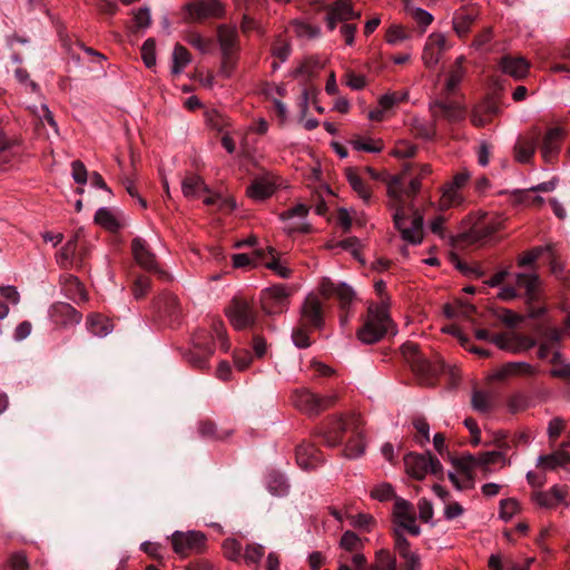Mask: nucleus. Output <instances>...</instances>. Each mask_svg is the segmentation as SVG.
I'll return each instance as SVG.
<instances>
[{
	"label": "nucleus",
	"mask_w": 570,
	"mask_h": 570,
	"mask_svg": "<svg viewBox=\"0 0 570 570\" xmlns=\"http://www.w3.org/2000/svg\"><path fill=\"white\" fill-rule=\"evenodd\" d=\"M289 289L285 285H274L261 294L262 308L266 314H278L288 306Z\"/></svg>",
	"instance_id": "7"
},
{
	"label": "nucleus",
	"mask_w": 570,
	"mask_h": 570,
	"mask_svg": "<svg viewBox=\"0 0 570 570\" xmlns=\"http://www.w3.org/2000/svg\"><path fill=\"white\" fill-rule=\"evenodd\" d=\"M371 497L379 501H387L394 497V489L390 483H381L372 489Z\"/></svg>",
	"instance_id": "53"
},
{
	"label": "nucleus",
	"mask_w": 570,
	"mask_h": 570,
	"mask_svg": "<svg viewBox=\"0 0 570 570\" xmlns=\"http://www.w3.org/2000/svg\"><path fill=\"white\" fill-rule=\"evenodd\" d=\"M411 134L419 139L431 140L436 135V120L426 121L419 117H413L410 122Z\"/></svg>",
	"instance_id": "30"
},
{
	"label": "nucleus",
	"mask_w": 570,
	"mask_h": 570,
	"mask_svg": "<svg viewBox=\"0 0 570 570\" xmlns=\"http://www.w3.org/2000/svg\"><path fill=\"white\" fill-rule=\"evenodd\" d=\"M32 114L37 116L41 124L47 122L52 127L56 134H58V125L53 118L52 112L46 104H41L40 106L30 107Z\"/></svg>",
	"instance_id": "43"
},
{
	"label": "nucleus",
	"mask_w": 570,
	"mask_h": 570,
	"mask_svg": "<svg viewBox=\"0 0 570 570\" xmlns=\"http://www.w3.org/2000/svg\"><path fill=\"white\" fill-rule=\"evenodd\" d=\"M413 425L417 433H420L421 438L417 439L420 445H425L430 441V426L424 417H415L413 420Z\"/></svg>",
	"instance_id": "56"
},
{
	"label": "nucleus",
	"mask_w": 570,
	"mask_h": 570,
	"mask_svg": "<svg viewBox=\"0 0 570 570\" xmlns=\"http://www.w3.org/2000/svg\"><path fill=\"white\" fill-rule=\"evenodd\" d=\"M446 96L444 99H438L430 104L429 109L432 118L445 119L449 122H459L464 120L466 110L465 107L458 101H448Z\"/></svg>",
	"instance_id": "9"
},
{
	"label": "nucleus",
	"mask_w": 570,
	"mask_h": 570,
	"mask_svg": "<svg viewBox=\"0 0 570 570\" xmlns=\"http://www.w3.org/2000/svg\"><path fill=\"white\" fill-rule=\"evenodd\" d=\"M421 189V179H411L409 186L402 187L401 178H393L387 186L390 206L394 209L393 219L402 238L411 244H420L423 239V216L413 210L411 200Z\"/></svg>",
	"instance_id": "1"
},
{
	"label": "nucleus",
	"mask_w": 570,
	"mask_h": 570,
	"mask_svg": "<svg viewBox=\"0 0 570 570\" xmlns=\"http://www.w3.org/2000/svg\"><path fill=\"white\" fill-rule=\"evenodd\" d=\"M269 255L272 256L271 261L265 263V266L268 269H272L276 275L282 278H288L292 274L291 269L286 267L278 258L275 257V249L272 247H267Z\"/></svg>",
	"instance_id": "42"
},
{
	"label": "nucleus",
	"mask_w": 570,
	"mask_h": 570,
	"mask_svg": "<svg viewBox=\"0 0 570 570\" xmlns=\"http://www.w3.org/2000/svg\"><path fill=\"white\" fill-rule=\"evenodd\" d=\"M530 63L523 57L504 56L500 60V69L503 73L520 80L527 77Z\"/></svg>",
	"instance_id": "22"
},
{
	"label": "nucleus",
	"mask_w": 570,
	"mask_h": 570,
	"mask_svg": "<svg viewBox=\"0 0 570 570\" xmlns=\"http://www.w3.org/2000/svg\"><path fill=\"white\" fill-rule=\"evenodd\" d=\"M449 48L445 35L441 32L431 33L425 42L422 52V61L426 68H434Z\"/></svg>",
	"instance_id": "13"
},
{
	"label": "nucleus",
	"mask_w": 570,
	"mask_h": 570,
	"mask_svg": "<svg viewBox=\"0 0 570 570\" xmlns=\"http://www.w3.org/2000/svg\"><path fill=\"white\" fill-rule=\"evenodd\" d=\"M452 464L468 482H473V470L478 468L476 456L463 454L452 459Z\"/></svg>",
	"instance_id": "35"
},
{
	"label": "nucleus",
	"mask_w": 570,
	"mask_h": 570,
	"mask_svg": "<svg viewBox=\"0 0 570 570\" xmlns=\"http://www.w3.org/2000/svg\"><path fill=\"white\" fill-rule=\"evenodd\" d=\"M285 92V89L284 87H274L272 89H269L267 91V96L273 100V104H274V107L276 109V112L278 115V117L282 119V120H285L286 117H287V108L285 106L284 102H282L277 97V96H283Z\"/></svg>",
	"instance_id": "46"
},
{
	"label": "nucleus",
	"mask_w": 570,
	"mask_h": 570,
	"mask_svg": "<svg viewBox=\"0 0 570 570\" xmlns=\"http://www.w3.org/2000/svg\"><path fill=\"white\" fill-rule=\"evenodd\" d=\"M88 330L98 337H105L112 331L111 322L99 314H94L88 317Z\"/></svg>",
	"instance_id": "36"
},
{
	"label": "nucleus",
	"mask_w": 570,
	"mask_h": 570,
	"mask_svg": "<svg viewBox=\"0 0 570 570\" xmlns=\"http://www.w3.org/2000/svg\"><path fill=\"white\" fill-rule=\"evenodd\" d=\"M264 556V547L261 544H248L244 552V559L247 563L257 564Z\"/></svg>",
	"instance_id": "57"
},
{
	"label": "nucleus",
	"mask_w": 570,
	"mask_h": 570,
	"mask_svg": "<svg viewBox=\"0 0 570 570\" xmlns=\"http://www.w3.org/2000/svg\"><path fill=\"white\" fill-rule=\"evenodd\" d=\"M500 225L501 223L498 219L484 215L466 233L462 234V238L468 243L481 242L499 230Z\"/></svg>",
	"instance_id": "15"
},
{
	"label": "nucleus",
	"mask_w": 570,
	"mask_h": 570,
	"mask_svg": "<svg viewBox=\"0 0 570 570\" xmlns=\"http://www.w3.org/2000/svg\"><path fill=\"white\" fill-rule=\"evenodd\" d=\"M570 461L568 453L563 451H557L549 455H541L538 458L537 465L546 470H554L558 466H562Z\"/></svg>",
	"instance_id": "37"
},
{
	"label": "nucleus",
	"mask_w": 570,
	"mask_h": 570,
	"mask_svg": "<svg viewBox=\"0 0 570 570\" xmlns=\"http://www.w3.org/2000/svg\"><path fill=\"white\" fill-rule=\"evenodd\" d=\"M476 456L478 468H482L487 471V468L491 464L504 460V453L502 451H490L480 453Z\"/></svg>",
	"instance_id": "48"
},
{
	"label": "nucleus",
	"mask_w": 570,
	"mask_h": 570,
	"mask_svg": "<svg viewBox=\"0 0 570 570\" xmlns=\"http://www.w3.org/2000/svg\"><path fill=\"white\" fill-rule=\"evenodd\" d=\"M392 328V321L383 305H371L366 320L358 330V342L374 344Z\"/></svg>",
	"instance_id": "2"
},
{
	"label": "nucleus",
	"mask_w": 570,
	"mask_h": 570,
	"mask_svg": "<svg viewBox=\"0 0 570 570\" xmlns=\"http://www.w3.org/2000/svg\"><path fill=\"white\" fill-rule=\"evenodd\" d=\"M461 203V196L453 185L449 184L444 187L441 199H440V209H448L454 205Z\"/></svg>",
	"instance_id": "41"
},
{
	"label": "nucleus",
	"mask_w": 570,
	"mask_h": 570,
	"mask_svg": "<svg viewBox=\"0 0 570 570\" xmlns=\"http://www.w3.org/2000/svg\"><path fill=\"white\" fill-rule=\"evenodd\" d=\"M293 31L301 38H313L318 35V29L301 20L292 23Z\"/></svg>",
	"instance_id": "52"
},
{
	"label": "nucleus",
	"mask_w": 570,
	"mask_h": 570,
	"mask_svg": "<svg viewBox=\"0 0 570 570\" xmlns=\"http://www.w3.org/2000/svg\"><path fill=\"white\" fill-rule=\"evenodd\" d=\"M190 62V55L188 50L180 46L176 45L173 51V66L171 72L174 75H179L183 72L184 68Z\"/></svg>",
	"instance_id": "38"
},
{
	"label": "nucleus",
	"mask_w": 570,
	"mask_h": 570,
	"mask_svg": "<svg viewBox=\"0 0 570 570\" xmlns=\"http://www.w3.org/2000/svg\"><path fill=\"white\" fill-rule=\"evenodd\" d=\"M350 425L351 424L343 417H336L331 421L323 433L325 443L328 446H335L340 444Z\"/></svg>",
	"instance_id": "27"
},
{
	"label": "nucleus",
	"mask_w": 570,
	"mask_h": 570,
	"mask_svg": "<svg viewBox=\"0 0 570 570\" xmlns=\"http://www.w3.org/2000/svg\"><path fill=\"white\" fill-rule=\"evenodd\" d=\"M406 473L416 480H423L429 473L440 475L443 472L440 460L428 453H409L404 456Z\"/></svg>",
	"instance_id": "4"
},
{
	"label": "nucleus",
	"mask_w": 570,
	"mask_h": 570,
	"mask_svg": "<svg viewBox=\"0 0 570 570\" xmlns=\"http://www.w3.org/2000/svg\"><path fill=\"white\" fill-rule=\"evenodd\" d=\"M519 511V503L514 499H505L500 502V517L510 520Z\"/></svg>",
	"instance_id": "55"
},
{
	"label": "nucleus",
	"mask_w": 570,
	"mask_h": 570,
	"mask_svg": "<svg viewBox=\"0 0 570 570\" xmlns=\"http://www.w3.org/2000/svg\"><path fill=\"white\" fill-rule=\"evenodd\" d=\"M335 399V395H316L304 387L295 390L292 395L294 406L307 415L320 414L332 405Z\"/></svg>",
	"instance_id": "5"
},
{
	"label": "nucleus",
	"mask_w": 570,
	"mask_h": 570,
	"mask_svg": "<svg viewBox=\"0 0 570 570\" xmlns=\"http://www.w3.org/2000/svg\"><path fill=\"white\" fill-rule=\"evenodd\" d=\"M353 17L352 3L347 0H338L327 14V26L333 30L337 21H347Z\"/></svg>",
	"instance_id": "31"
},
{
	"label": "nucleus",
	"mask_w": 570,
	"mask_h": 570,
	"mask_svg": "<svg viewBox=\"0 0 570 570\" xmlns=\"http://www.w3.org/2000/svg\"><path fill=\"white\" fill-rule=\"evenodd\" d=\"M498 348L511 354H521L535 346L537 341L530 336L515 332H503L491 337Z\"/></svg>",
	"instance_id": "6"
},
{
	"label": "nucleus",
	"mask_w": 570,
	"mask_h": 570,
	"mask_svg": "<svg viewBox=\"0 0 570 570\" xmlns=\"http://www.w3.org/2000/svg\"><path fill=\"white\" fill-rule=\"evenodd\" d=\"M71 168L73 180L79 185H85L88 179V173L85 165L79 160H75L71 164Z\"/></svg>",
	"instance_id": "64"
},
{
	"label": "nucleus",
	"mask_w": 570,
	"mask_h": 570,
	"mask_svg": "<svg viewBox=\"0 0 570 570\" xmlns=\"http://www.w3.org/2000/svg\"><path fill=\"white\" fill-rule=\"evenodd\" d=\"M307 214L308 207L304 204H297L282 213L281 219L283 222L284 232L287 234L307 233L309 230V224L306 220Z\"/></svg>",
	"instance_id": "12"
},
{
	"label": "nucleus",
	"mask_w": 570,
	"mask_h": 570,
	"mask_svg": "<svg viewBox=\"0 0 570 570\" xmlns=\"http://www.w3.org/2000/svg\"><path fill=\"white\" fill-rule=\"evenodd\" d=\"M174 551L181 557L199 552L205 544V535L198 531H176L171 535Z\"/></svg>",
	"instance_id": "11"
},
{
	"label": "nucleus",
	"mask_w": 570,
	"mask_h": 570,
	"mask_svg": "<svg viewBox=\"0 0 570 570\" xmlns=\"http://www.w3.org/2000/svg\"><path fill=\"white\" fill-rule=\"evenodd\" d=\"M217 41L222 55H238L239 39L236 27L227 24L218 26Z\"/></svg>",
	"instance_id": "19"
},
{
	"label": "nucleus",
	"mask_w": 570,
	"mask_h": 570,
	"mask_svg": "<svg viewBox=\"0 0 570 570\" xmlns=\"http://www.w3.org/2000/svg\"><path fill=\"white\" fill-rule=\"evenodd\" d=\"M465 76V69H452L449 73L443 95H452Z\"/></svg>",
	"instance_id": "47"
},
{
	"label": "nucleus",
	"mask_w": 570,
	"mask_h": 570,
	"mask_svg": "<svg viewBox=\"0 0 570 570\" xmlns=\"http://www.w3.org/2000/svg\"><path fill=\"white\" fill-rule=\"evenodd\" d=\"M410 38V32L401 24L390 26L385 35V40L391 46H397Z\"/></svg>",
	"instance_id": "40"
},
{
	"label": "nucleus",
	"mask_w": 570,
	"mask_h": 570,
	"mask_svg": "<svg viewBox=\"0 0 570 570\" xmlns=\"http://www.w3.org/2000/svg\"><path fill=\"white\" fill-rule=\"evenodd\" d=\"M567 489L564 487L553 485L548 491H538L532 494V501L546 509H552L564 501Z\"/></svg>",
	"instance_id": "21"
},
{
	"label": "nucleus",
	"mask_w": 570,
	"mask_h": 570,
	"mask_svg": "<svg viewBox=\"0 0 570 570\" xmlns=\"http://www.w3.org/2000/svg\"><path fill=\"white\" fill-rule=\"evenodd\" d=\"M134 21L137 28L146 29L150 26L151 16L148 8H140L134 11Z\"/></svg>",
	"instance_id": "63"
},
{
	"label": "nucleus",
	"mask_w": 570,
	"mask_h": 570,
	"mask_svg": "<svg viewBox=\"0 0 570 570\" xmlns=\"http://www.w3.org/2000/svg\"><path fill=\"white\" fill-rule=\"evenodd\" d=\"M226 315L235 330H244L255 322V313L249 303L243 298H234L226 309Z\"/></svg>",
	"instance_id": "10"
},
{
	"label": "nucleus",
	"mask_w": 570,
	"mask_h": 570,
	"mask_svg": "<svg viewBox=\"0 0 570 570\" xmlns=\"http://www.w3.org/2000/svg\"><path fill=\"white\" fill-rule=\"evenodd\" d=\"M141 58L147 68L156 66V43L153 39H147L141 47Z\"/></svg>",
	"instance_id": "49"
},
{
	"label": "nucleus",
	"mask_w": 570,
	"mask_h": 570,
	"mask_svg": "<svg viewBox=\"0 0 570 570\" xmlns=\"http://www.w3.org/2000/svg\"><path fill=\"white\" fill-rule=\"evenodd\" d=\"M535 374V367L527 362H508L494 372L493 377L504 380L512 376H533Z\"/></svg>",
	"instance_id": "23"
},
{
	"label": "nucleus",
	"mask_w": 570,
	"mask_h": 570,
	"mask_svg": "<svg viewBox=\"0 0 570 570\" xmlns=\"http://www.w3.org/2000/svg\"><path fill=\"white\" fill-rule=\"evenodd\" d=\"M181 191L187 198H196L200 197L204 193H208V188L202 177L189 175L181 181Z\"/></svg>",
	"instance_id": "33"
},
{
	"label": "nucleus",
	"mask_w": 570,
	"mask_h": 570,
	"mask_svg": "<svg viewBox=\"0 0 570 570\" xmlns=\"http://www.w3.org/2000/svg\"><path fill=\"white\" fill-rule=\"evenodd\" d=\"M320 292L325 297L336 296L341 309L340 322L344 328L353 316L352 304L354 299V289L351 285L342 282L335 284L328 278H324L320 284Z\"/></svg>",
	"instance_id": "3"
},
{
	"label": "nucleus",
	"mask_w": 570,
	"mask_h": 570,
	"mask_svg": "<svg viewBox=\"0 0 570 570\" xmlns=\"http://www.w3.org/2000/svg\"><path fill=\"white\" fill-rule=\"evenodd\" d=\"M302 315L304 320L315 327L323 324V307L320 298L315 294H309L305 298L302 307Z\"/></svg>",
	"instance_id": "24"
},
{
	"label": "nucleus",
	"mask_w": 570,
	"mask_h": 570,
	"mask_svg": "<svg viewBox=\"0 0 570 570\" xmlns=\"http://www.w3.org/2000/svg\"><path fill=\"white\" fill-rule=\"evenodd\" d=\"M411 366L415 372L422 375H432L434 374L433 365L421 355L411 360Z\"/></svg>",
	"instance_id": "60"
},
{
	"label": "nucleus",
	"mask_w": 570,
	"mask_h": 570,
	"mask_svg": "<svg viewBox=\"0 0 570 570\" xmlns=\"http://www.w3.org/2000/svg\"><path fill=\"white\" fill-rule=\"evenodd\" d=\"M405 2V10L407 12V14L411 16V18L421 27H423L424 29L430 26L433 21V16L422 9V8H419V7H414L410 3L409 0H404Z\"/></svg>",
	"instance_id": "39"
},
{
	"label": "nucleus",
	"mask_w": 570,
	"mask_h": 570,
	"mask_svg": "<svg viewBox=\"0 0 570 570\" xmlns=\"http://www.w3.org/2000/svg\"><path fill=\"white\" fill-rule=\"evenodd\" d=\"M471 405L474 411L488 414L494 409V396L490 392L475 390L471 396Z\"/></svg>",
	"instance_id": "34"
},
{
	"label": "nucleus",
	"mask_w": 570,
	"mask_h": 570,
	"mask_svg": "<svg viewBox=\"0 0 570 570\" xmlns=\"http://www.w3.org/2000/svg\"><path fill=\"white\" fill-rule=\"evenodd\" d=\"M335 224L342 229V232H350L353 224V217L351 213L344 207L338 208L335 216Z\"/></svg>",
	"instance_id": "54"
},
{
	"label": "nucleus",
	"mask_w": 570,
	"mask_h": 570,
	"mask_svg": "<svg viewBox=\"0 0 570 570\" xmlns=\"http://www.w3.org/2000/svg\"><path fill=\"white\" fill-rule=\"evenodd\" d=\"M416 146L407 141H399L393 149V155L399 158H411L416 154Z\"/></svg>",
	"instance_id": "61"
},
{
	"label": "nucleus",
	"mask_w": 570,
	"mask_h": 570,
	"mask_svg": "<svg viewBox=\"0 0 570 570\" xmlns=\"http://www.w3.org/2000/svg\"><path fill=\"white\" fill-rule=\"evenodd\" d=\"M95 222L110 232H117L122 226L120 212L108 207H101L96 212Z\"/></svg>",
	"instance_id": "26"
},
{
	"label": "nucleus",
	"mask_w": 570,
	"mask_h": 570,
	"mask_svg": "<svg viewBox=\"0 0 570 570\" xmlns=\"http://www.w3.org/2000/svg\"><path fill=\"white\" fill-rule=\"evenodd\" d=\"M337 570H356V534L345 531L340 541Z\"/></svg>",
	"instance_id": "16"
},
{
	"label": "nucleus",
	"mask_w": 570,
	"mask_h": 570,
	"mask_svg": "<svg viewBox=\"0 0 570 570\" xmlns=\"http://www.w3.org/2000/svg\"><path fill=\"white\" fill-rule=\"evenodd\" d=\"M326 248L331 250H346L350 252L353 257L356 258V246L352 238L343 239L340 242H328Z\"/></svg>",
	"instance_id": "59"
},
{
	"label": "nucleus",
	"mask_w": 570,
	"mask_h": 570,
	"mask_svg": "<svg viewBox=\"0 0 570 570\" xmlns=\"http://www.w3.org/2000/svg\"><path fill=\"white\" fill-rule=\"evenodd\" d=\"M223 549L225 556L230 560H236L242 553V546L236 539H226Z\"/></svg>",
	"instance_id": "62"
},
{
	"label": "nucleus",
	"mask_w": 570,
	"mask_h": 570,
	"mask_svg": "<svg viewBox=\"0 0 570 570\" xmlns=\"http://www.w3.org/2000/svg\"><path fill=\"white\" fill-rule=\"evenodd\" d=\"M539 130L532 129L529 134L520 137L513 148L514 159L518 163H530L537 150Z\"/></svg>",
	"instance_id": "18"
},
{
	"label": "nucleus",
	"mask_w": 570,
	"mask_h": 570,
	"mask_svg": "<svg viewBox=\"0 0 570 570\" xmlns=\"http://www.w3.org/2000/svg\"><path fill=\"white\" fill-rule=\"evenodd\" d=\"M407 96H409L407 91L387 92L380 98L379 104L383 110H387V109L392 108L394 105L406 100Z\"/></svg>",
	"instance_id": "44"
},
{
	"label": "nucleus",
	"mask_w": 570,
	"mask_h": 570,
	"mask_svg": "<svg viewBox=\"0 0 570 570\" xmlns=\"http://www.w3.org/2000/svg\"><path fill=\"white\" fill-rule=\"evenodd\" d=\"M383 141L380 139H372L358 136V151L377 154L383 150Z\"/></svg>",
	"instance_id": "50"
},
{
	"label": "nucleus",
	"mask_w": 570,
	"mask_h": 570,
	"mask_svg": "<svg viewBox=\"0 0 570 570\" xmlns=\"http://www.w3.org/2000/svg\"><path fill=\"white\" fill-rule=\"evenodd\" d=\"M566 137L562 127L550 128L542 138L541 155L544 161H553L560 153L561 144Z\"/></svg>",
	"instance_id": "17"
},
{
	"label": "nucleus",
	"mask_w": 570,
	"mask_h": 570,
	"mask_svg": "<svg viewBox=\"0 0 570 570\" xmlns=\"http://www.w3.org/2000/svg\"><path fill=\"white\" fill-rule=\"evenodd\" d=\"M515 283L519 287L525 289L527 304H531L538 298L539 276L537 274L518 273Z\"/></svg>",
	"instance_id": "32"
},
{
	"label": "nucleus",
	"mask_w": 570,
	"mask_h": 570,
	"mask_svg": "<svg viewBox=\"0 0 570 570\" xmlns=\"http://www.w3.org/2000/svg\"><path fill=\"white\" fill-rule=\"evenodd\" d=\"M478 12L474 9L461 8L453 17V29L459 37H465L472 23L476 19Z\"/></svg>",
	"instance_id": "28"
},
{
	"label": "nucleus",
	"mask_w": 570,
	"mask_h": 570,
	"mask_svg": "<svg viewBox=\"0 0 570 570\" xmlns=\"http://www.w3.org/2000/svg\"><path fill=\"white\" fill-rule=\"evenodd\" d=\"M184 11L186 20L200 21L212 17H222L224 7L218 0H198L186 3Z\"/></svg>",
	"instance_id": "8"
},
{
	"label": "nucleus",
	"mask_w": 570,
	"mask_h": 570,
	"mask_svg": "<svg viewBox=\"0 0 570 570\" xmlns=\"http://www.w3.org/2000/svg\"><path fill=\"white\" fill-rule=\"evenodd\" d=\"M150 243L142 238H135L132 240V254L136 262L146 269L156 267L155 254L149 250Z\"/></svg>",
	"instance_id": "25"
},
{
	"label": "nucleus",
	"mask_w": 570,
	"mask_h": 570,
	"mask_svg": "<svg viewBox=\"0 0 570 570\" xmlns=\"http://www.w3.org/2000/svg\"><path fill=\"white\" fill-rule=\"evenodd\" d=\"M393 514L399 528L407 531L412 535L420 534L421 529L416 524L413 505L407 500L395 498Z\"/></svg>",
	"instance_id": "14"
},
{
	"label": "nucleus",
	"mask_w": 570,
	"mask_h": 570,
	"mask_svg": "<svg viewBox=\"0 0 570 570\" xmlns=\"http://www.w3.org/2000/svg\"><path fill=\"white\" fill-rule=\"evenodd\" d=\"M238 55H222L219 75L229 78L236 69Z\"/></svg>",
	"instance_id": "51"
},
{
	"label": "nucleus",
	"mask_w": 570,
	"mask_h": 570,
	"mask_svg": "<svg viewBox=\"0 0 570 570\" xmlns=\"http://www.w3.org/2000/svg\"><path fill=\"white\" fill-rule=\"evenodd\" d=\"M204 203L208 206H216L219 209L228 208L229 210H233L235 208V203L232 199L224 198L220 195H208L204 198Z\"/></svg>",
	"instance_id": "58"
},
{
	"label": "nucleus",
	"mask_w": 570,
	"mask_h": 570,
	"mask_svg": "<svg viewBox=\"0 0 570 570\" xmlns=\"http://www.w3.org/2000/svg\"><path fill=\"white\" fill-rule=\"evenodd\" d=\"M296 461L303 470L316 468L320 462L317 449L309 443L301 444L296 450Z\"/></svg>",
	"instance_id": "29"
},
{
	"label": "nucleus",
	"mask_w": 570,
	"mask_h": 570,
	"mask_svg": "<svg viewBox=\"0 0 570 570\" xmlns=\"http://www.w3.org/2000/svg\"><path fill=\"white\" fill-rule=\"evenodd\" d=\"M277 188V183L274 176L265 175L255 178L247 188V195L249 198L262 202L271 197Z\"/></svg>",
	"instance_id": "20"
},
{
	"label": "nucleus",
	"mask_w": 570,
	"mask_h": 570,
	"mask_svg": "<svg viewBox=\"0 0 570 570\" xmlns=\"http://www.w3.org/2000/svg\"><path fill=\"white\" fill-rule=\"evenodd\" d=\"M268 491L276 497L285 495L288 492V483L283 475H272L267 483Z\"/></svg>",
	"instance_id": "45"
}]
</instances>
